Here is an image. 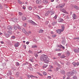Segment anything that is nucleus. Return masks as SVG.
Instances as JSON below:
<instances>
[{
  "mask_svg": "<svg viewBox=\"0 0 79 79\" xmlns=\"http://www.w3.org/2000/svg\"><path fill=\"white\" fill-rule=\"evenodd\" d=\"M40 60L41 61H44L46 63H48L49 62V59L48 58V56L45 54H43L40 57Z\"/></svg>",
  "mask_w": 79,
  "mask_h": 79,
  "instance_id": "obj_1",
  "label": "nucleus"
},
{
  "mask_svg": "<svg viewBox=\"0 0 79 79\" xmlns=\"http://www.w3.org/2000/svg\"><path fill=\"white\" fill-rule=\"evenodd\" d=\"M77 71L76 70H73L72 72H69L67 73V74L69 76H72L73 74H76Z\"/></svg>",
  "mask_w": 79,
  "mask_h": 79,
  "instance_id": "obj_2",
  "label": "nucleus"
},
{
  "mask_svg": "<svg viewBox=\"0 0 79 79\" xmlns=\"http://www.w3.org/2000/svg\"><path fill=\"white\" fill-rule=\"evenodd\" d=\"M64 5H65V4L64 3H62V4H59L58 5L56 6V8H63L64 6Z\"/></svg>",
  "mask_w": 79,
  "mask_h": 79,
  "instance_id": "obj_3",
  "label": "nucleus"
},
{
  "mask_svg": "<svg viewBox=\"0 0 79 79\" xmlns=\"http://www.w3.org/2000/svg\"><path fill=\"white\" fill-rule=\"evenodd\" d=\"M61 32H63L64 31V29L65 28V27H64V25H61Z\"/></svg>",
  "mask_w": 79,
  "mask_h": 79,
  "instance_id": "obj_4",
  "label": "nucleus"
},
{
  "mask_svg": "<svg viewBox=\"0 0 79 79\" xmlns=\"http://www.w3.org/2000/svg\"><path fill=\"white\" fill-rule=\"evenodd\" d=\"M36 3L37 4H39L40 5L42 3V1L40 0H37L36 1Z\"/></svg>",
  "mask_w": 79,
  "mask_h": 79,
  "instance_id": "obj_5",
  "label": "nucleus"
},
{
  "mask_svg": "<svg viewBox=\"0 0 79 79\" xmlns=\"http://www.w3.org/2000/svg\"><path fill=\"white\" fill-rule=\"evenodd\" d=\"M56 32L57 33H58L59 34H61V32H63L61 31V29H59L56 30Z\"/></svg>",
  "mask_w": 79,
  "mask_h": 79,
  "instance_id": "obj_6",
  "label": "nucleus"
},
{
  "mask_svg": "<svg viewBox=\"0 0 79 79\" xmlns=\"http://www.w3.org/2000/svg\"><path fill=\"white\" fill-rule=\"evenodd\" d=\"M73 18V19H76L77 18V16L76 15V14H74L72 15Z\"/></svg>",
  "mask_w": 79,
  "mask_h": 79,
  "instance_id": "obj_7",
  "label": "nucleus"
},
{
  "mask_svg": "<svg viewBox=\"0 0 79 79\" xmlns=\"http://www.w3.org/2000/svg\"><path fill=\"white\" fill-rule=\"evenodd\" d=\"M58 22H59V23H61L62 22H63V19L61 18H59L58 20Z\"/></svg>",
  "mask_w": 79,
  "mask_h": 79,
  "instance_id": "obj_8",
  "label": "nucleus"
},
{
  "mask_svg": "<svg viewBox=\"0 0 79 79\" xmlns=\"http://www.w3.org/2000/svg\"><path fill=\"white\" fill-rule=\"evenodd\" d=\"M55 12L53 11H49V14H50L51 15H54Z\"/></svg>",
  "mask_w": 79,
  "mask_h": 79,
  "instance_id": "obj_9",
  "label": "nucleus"
},
{
  "mask_svg": "<svg viewBox=\"0 0 79 79\" xmlns=\"http://www.w3.org/2000/svg\"><path fill=\"white\" fill-rule=\"evenodd\" d=\"M73 50L76 53H78L79 52V50L77 48H74Z\"/></svg>",
  "mask_w": 79,
  "mask_h": 79,
  "instance_id": "obj_10",
  "label": "nucleus"
},
{
  "mask_svg": "<svg viewBox=\"0 0 79 79\" xmlns=\"http://www.w3.org/2000/svg\"><path fill=\"white\" fill-rule=\"evenodd\" d=\"M8 29L9 30H10V31H11V30H12V29H13V28L11 26H9L8 27Z\"/></svg>",
  "mask_w": 79,
  "mask_h": 79,
  "instance_id": "obj_11",
  "label": "nucleus"
},
{
  "mask_svg": "<svg viewBox=\"0 0 79 79\" xmlns=\"http://www.w3.org/2000/svg\"><path fill=\"white\" fill-rule=\"evenodd\" d=\"M30 23H31V24L33 25H36V24H37L36 23H35V22H33L32 20H31L30 21Z\"/></svg>",
  "mask_w": 79,
  "mask_h": 79,
  "instance_id": "obj_12",
  "label": "nucleus"
},
{
  "mask_svg": "<svg viewBox=\"0 0 79 79\" xmlns=\"http://www.w3.org/2000/svg\"><path fill=\"white\" fill-rule=\"evenodd\" d=\"M19 46V43H15V47H17Z\"/></svg>",
  "mask_w": 79,
  "mask_h": 79,
  "instance_id": "obj_13",
  "label": "nucleus"
},
{
  "mask_svg": "<svg viewBox=\"0 0 79 79\" xmlns=\"http://www.w3.org/2000/svg\"><path fill=\"white\" fill-rule=\"evenodd\" d=\"M31 48H37V46L36 45H32Z\"/></svg>",
  "mask_w": 79,
  "mask_h": 79,
  "instance_id": "obj_14",
  "label": "nucleus"
},
{
  "mask_svg": "<svg viewBox=\"0 0 79 79\" xmlns=\"http://www.w3.org/2000/svg\"><path fill=\"white\" fill-rule=\"evenodd\" d=\"M48 66V64H44V65L43 66V68L44 69L46 68H47Z\"/></svg>",
  "mask_w": 79,
  "mask_h": 79,
  "instance_id": "obj_15",
  "label": "nucleus"
},
{
  "mask_svg": "<svg viewBox=\"0 0 79 79\" xmlns=\"http://www.w3.org/2000/svg\"><path fill=\"white\" fill-rule=\"evenodd\" d=\"M62 12H63V13H65L66 14L67 13V12L66 11V10H65V9H63V10H62Z\"/></svg>",
  "mask_w": 79,
  "mask_h": 79,
  "instance_id": "obj_16",
  "label": "nucleus"
},
{
  "mask_svg": "<svg viewBox=\"0 0 79 79\" xmlns=\"http://www.w3.org/2000/svg\"><path fill=\"white\" fill-rule=\"evenodd\" d=\"M43 2L44 3H48V1L46 0H44Z\"/></svg>",
  "mask_w": 79,
  "mask_h": 79,
  "instance_id": "obj_17",
  "label": "nucleus"
},
{
  "mask_svg": "<svg viewBox=\"0 0 79 79\" xmlns=\"http://www.w3.org/2000/svg\"><path fill=\"white\" fill-rule=\"evenodd\" d=\"M74 8L76 9V10H79V7L76 6H74Z\"/></svg>",
  "mask_w": 79,
  "mask_h": 79,
  "instance_id": "obj_18",
  "label": "nucleus"
},
{
  "mask_svg": "<svg viewBox=\"0 0 79 79\" xmlns=\"http://www.w3.org/2000/svg\"><path fill=\"white\" fill-rule=\"evenodd\" d=\"M49 14V11H48V12H47L45 14V15L46 16H47Z\"/></svg>",
  "mask_w": 79,
  "mask_h": 79,
  "instance_id": "obj_19",
  "label": "nucleus"
},
{
  "mask_svg": "<svg viewBox=\"0 0 79 79\" xmlns=\"http://www.w3.org/2000/svg\"><path fill=\"white\" fill-rule=\"evenodd\" d=\"M28 10H32V7L29 6L28 7Z\"/></svg>",
  "mask_w": 79,
  "mask_h": 79,
  "instance_id": "obj_20",
  "label": "nucleus"
},
{
  "mask_svg": "<svg viewBox=\"0 0 79 79\" xmlns=\"http://www.w3.org/2000/svg\"><path fill=\"white\" fill-rule=\"evenodd\" d=\"M22 19L23 21H25L26 19V18L24 16L22 17Z\"/></svg>",
  "mask_w": 79,
  "mask_h": 79,
  "instance_id": "obj_21",
  "label": "nucleus"
},
{
  "mask_svg": "<svg viewBox=\"0 0 79 79\" xmlns=\"http://www.w3.org/2000/svg\"><path fill=\"white\" fill-rule=\"evenodd\" d=\"M44 31V30L42 29H40L39 30V33H42Z\"/></svg>",
  "mask_w": 79,
  "mask_h": 79,
  "instance_id": "obj_22",
  "label": "nucleus"
},
{
  "mask_svg": "<svg viewBox=\"0 0 79 79\" xmlns=\"http://www.w3.org/2000/svg\"><path fill=\"white\" fill-rule=\"evenodd\" d=\"M55 50L57 52H60V51H61V49H55Z\"/></svg>",
  "mask_w": 79,
  "mask_h": 79,
  "instance_id": "obj_23",
  "label": "nucleus"
},
{
  "mask_svg": "<svg viewBox=\"0 0 79 79\" xmlns=\"http://www.w3.org/2000/svg\"><path fill=\"white\" fill-rule=\"evenodd\" d=\"M73 79H77V76H74L73 77Z\"/></svg>",
  "mask_w": 79,
  "mask_h": 79,
  "instance_id": "obj_24",
  "label": "nucleus"
},
{
  "mask_svg": "<svg viewBox=\"0 0 79 79\" xmlns=\"http://www.w3.org/2000/svg\"><path fill=\"white\" fill-rule=\"evenodd\" d=\"M18 19H14L13 20V21L15 22V23H16V22H17V20H18Z\"/></svg>",
  "mask_w": 79,
  "mask_h": 79,
  "instance_id": "obj_25",
  "label": "nucleus"
},
{
  "mask_svg": "<svg viewBox=\"0 0 79 79\" xmlns=\"http://www.w3.org/2000/svg\"><path fill=\"white\" fill-rule=\"evenodd\" d=\"M18 2L20 4L22 5V4H23V2H21V1H18Z\"/></svg>",
  "mask_w": 79,
  "mask_h": 79,
  "instance_id": "obj_26",
  "label": "nucleus"
},
{
  "mask_svg": "<svg viewBox=\"0 0 79 79\" xmlns=\"http://www.w3.org/2000/svg\"><path fill=\"white\" fill-rule=\"evenodd\" d=\"M43 74L44 75V76H46V75H47V73H46V72H44Z\"/></svg>",
  "mask_w": 79,
  "mask_h": 79,
  "instance_id": "obj_27",
  "label": "nucleus"
},
{
  "mask_svg": "<svg viewBox=\"0 0 79 79\" xmlns=\"http://www.w3.org/2000/svg\"><path fill=\"white\" fill-rule=\"evenodd\" d=\"M56 24V22H53L52 23V25L53 26H55Z\"/></svg>",
  "mask_w": 79,
  "mask_h": 79,
  "instance_id": "obj_28",
  "label": "nucleus"
},
{
  "mask_svg": "<svg viewBox=\"0 0 79 79\" xmlns=\"http://www.w3.org/2000/svg\"><path fill=\"white\" fill-rule=\"evenodd\" d=\"M37 74H38L39 75V76H42V77L43 76V75L40 74V73H39V72L37 73Z\"/></svg>",
  "mask_w": 79,
  "mask_h": 79,
  "instance_id": "obj_29",
  "label": "nucleus"
},
{
  "mask_svg": "<svg viewBox=\"0 0 79 79\" xmlns=\"http://www.w3.org/2000/svg\"><path fill=\"white\" fill-rule=\"evenodd\" d=\"M5 35L7 38H8V37H9V34H5Z\"/></svg>",
  "mask_w": 79,
  "mask_h": 79,
  "instance_id": "obj_30",
  "label": "nucleus"
},
{
  "mask_svg": "<svg viewBox=\"0 0 79 79\" xmlns=\"http://www.w3.org/2000/svg\"><path fill=\"white\" fill-rule=\"evenodd\" d=\"M19 73L17 72L16 73V77H19Z\"/></svg>",
  "mask_w": 79,
  "mask_h": 79,
  "instance_id": "obj_31",
  "label": "nucleus"
},
{
  "mask_svg": "<svg viewBox=\"0 0 79 79\" xmlns=\"http://www.w3.org/2000/svg\"><path fill=\"white\" fill-rule=\"evenodd\" d=\"M19 15H20V16H22V15H23V13L21 12H19Z\"/></svg>",
  "mask_w": 79,
  "mask_h": 79,
  "instance_id": "obj_32",
  "label": "nucleus"
},
{
  "mask_svg": "<svg viewBox=\"0 0 79 79\" xmlns=\"http://www.w3.org/2000/svg\"><path fill=\"white\" fill-rule=\"evenodd\" d=\"M65 43H66V41H62V44H63V45H64V44H65Z\"/></svg>",
  "mask_w": 79,
  "mask_h": 79,
  "instance_id": "obj_33",
  "label": "nucleus"
},
{
  "mask_svg": "<svg viewBox=\"0 0 79 79\" xmlns=\"http://www.w3.org/2000/svg\"><path fill=\"white\" fill-rule=\"evenodd\" d=\"M22 31L23 32H24V33H25V32H26V30H25V29H24L23 28L22 29Z\"/></svg>",
  "mask_w": 79,
  "mask_h": 79,
  "instance_id": "obj_34",
  "label": "nucleus"
},
{
  "mask_svg": "<svg viewBox=\"0 0 79 79\" xmlns=\"http://www.w3.org/2000/svg\"><path fill=\"white\" fill-rule=\"evenodd\" d=\"M35 68H37L39 67V65H38L37 64H36L35 65Z\"/></svg>",
  "mask_w": 79,
  "mask_h": 79,
  "instance_id": "obj_35",
  "label": "nucleus"
},
{
  "mask_svg": "<svg viewBox=\"0 0 79 79\" xmlns=\"http://www.w3.org/2000/svg\"><path fill=\"white\" fill-rule=\"evenodd\" d=\"M24 33L26 35H29V33L27 32L26 31Z\"/></svg>",
  "mask_w": 79,
  "mask_h": 79,
  "instance_id": "obj_36",
  "label": "nucleus"
},
{
  "mask_svg": "<svg viewBox=\"0 0 79 79\" xmlns=\"http://www.w3.org/2000/svg\"><path fill=\"white\" fill-rule=\"evenodd\" d=\"M61 73L62 74H65V72L63 70L62 72H61Z\"/></svg>",
  "mask_w": 79,
  "mask_h": 79,
  "instance_id": "obj_37",
  "label": "nucleus"
},
{
  "mask_svg": "<svg viewBox=\"0 0 79 79\" xmlns=\"http://www.w3.org/2000/svg\"><path fill=\"white\" fill-rule=\"evenodd\" d=\"M30 61H31V62H34V60H33V59H30Z\"/></svg>",
  "mask_w": 79,
  "mask_h": 79,
  "instance_id": "obj_38",
  "label": "nucleus"
},
{
  "mask_svg": "<svg viewBox=\"0 0 79 79\" xmlns=\"http://www.w3.org/2000/svg\"><path fill=\"white\" fill-rule=\"evenodd\" d=\"M16 64L17 66H19V63L18 62H17L16 63Z\"/></svg>",
  "mask_w": 79,
  "mask_h": 79,
  "instance_id": "obj_39",
  "label": "nucleus"
},
{
  "mask_svg": "<svg viewBox=\"0 0 79 79\" xmlns=\"http://www.w3.org/2000/svg\"><path fill=\"white\" fill-rule=\"evenodd\" d=\"M47 78L48 79H51L52 78V77L50 76H48L47 77Z\"/></svg>",
  "mask_w": 79,
  "mask_h": 79,
  "instance_id": "obj_40",
  "label": "nucleus"
},
{
  "mask_svg": "<svg viewBox=\"0 0 79 79\" xmlns=\"http://www.w3.org/2000/svg\"><path fill=\"white\" fill-rule=\"evenodd\" d=\"M56 36V35H52V37H55Z\"/></svg>",
  "mask_w": 79,
  "mask_h": 79,
  "instance_id": "obj_41",
  "label": "nucleus"
},
{
  "mask_svg": "<svg viewBox=\"0 0 79 79\" xmlns=\"http://www.w3.org/2000/svg\"><path fill=\"white\" fill-rule=\"evenodd\" d=\"M78 65H79V63L78 62H77V63H76L75 66H78Z\"/></svg>",
  "mask_w": 79,
  "mask_h": 79,
  "instance_id": "obj_42",
  "label": "nucleus"
},
{
  "mask_svg": "<svg viewBox=\"0 0 79 79\" xmlns=\"http://www.w3.org/2000/svg\"><path fill=\"white\" fill-rule=\"evenodd\" d=\"M30 71H33V69L32 67L30 68Z\"/></svg>",
  "mask_w": 79,
  "mask_h": 79,
  "instance_id": "obj_43",
  "label": "nucleus"
},
{
  "mask_svg": "<svg viewBox=\"0 0 79 79\" xmlns=\"http://www.w3.org/2000/svg\"><path fill=\"white\" fill-rule=\"evenodd\" d=\"M14 30H16L17 29V28H16V27L14 26Z\"/></svg>",
  "mask_w": 79,
  "mask_h": 79,
  "instance_id": "obj_44",
  "label": "nucleus"
},
{
  "mask_svg": "<svg viewBox=\"0 0 79 79\" xmlns=\"http://www.w3.org/2000/svg\"><path fill=\"white\" fill-rule=\"evenodd\" d=\"M38 7L39 8H41L42 7V6H38Z\"/></svg>",
  "mask_w": 79,
  "mask_h": 79,
  "instance_id": "obj_45",
  "label": "nucleus"
},
{
  "mask_svg": "<svg viewBox=\"0 0 79 79\" xmlns=\"http://www.w3.org/2000/svg\"><path fill=\"white\" fill-rule=\"evenodd\" d=\"M65 57V56L64 55H62L61 56V58H64Z\"/></svg>",
  "mask_w": 79,
  "mask_h": 79,
  "instance_id": "obj_46",
  "label": "nucleus"
},
{
  "mask_svg": "<svg viewBox=\"0 0 79 79\" xmlns=\"http://www.w3.org/2000/svg\"><path fill=\"white\" fill-rule=\"evenodd\" d=\"M73 65H74V66H75L76 64V62H73Z\"/></svg>",
  "mask_w": 79,
  "mask_h": 79,
  "instance_id": "obj_47",
  "label": "nucleus"
},
{
  "mask_svg": "<svg viewBox=\"0 0 79 79\" xmlns=\"http://www.w3.org/2000/svg\"><path fill=\"white\" fill-rule=\"evenodd\" d=\"M11 37L13 39H15V36H12Z\"/></svg>",
  "mask_w": 79,
  "mask_h": 79,
  "instance_id": "obj_48",
  "label": "nucleus"
},
{
  "mask_svg": "<svg viewBox=\"0 0 79 79\" xmlns=\"http://www.w3.org/2000/svg\"><path fill=\"white\" fill-rule=\"evenodd\" d=\"M30 77H34L35 76H33L32 75H31L30 76Z\"/></svg>",
  "mask_w": 79,
  "mask_h": 79,
  "instance_id": "obj_49",
  "label": "nucleus"
},
{
  "mask_svg": "<svg viewBox=\"0 0 79 79\" xmlns=\"http://www.w3.org/2000/svg\"><path fill=\"white\" fill-rule=\"evenodd\" d=\"M49 68H50L52 69L53 68V66L52 65H49Z\"/></svg>",
  "mask_w": 79,
  "mask_h": 79,
  "instance_id": "obj_50",
  "label": "nucleus"
},
{
  "mask_svg": "<svg viewBox=\"0 0 79 79\" xmlns=\"http://www.w3.org/2000/svg\"><path fill=\"white\" fill-rule=\"evenodd\" d=\"M23 25L24 27H26V23H24Z\"/></svg>",
  "mask_w": 79,
  "mask_h": 79,
  "instance_id": "obj_51",
  "label": "nucleus"
},
{
  "mask_svg": "<svg viewBox=\"0 0 79 79\" xmlns=\"http://www.w3.org/2000/svg\"><path fill=\"white\" fill-rule=\"evenodd\" d=\"M61 53H58V56H61Z\"/></svg>",
  "mask_w": 79,
  "mask_h": 79,
  "instance_id": "obj_52",
  "label": "nucleus"
},
{
  "mask_svg": "<svg viewBox=\"0 0 79 79\" xmlns=\"http://www.w3.org/2000/svg\"><path fill=\"white\" fill-rule=\"evenodd\" d=\"M57 18V16L56 15H55L54 17V18H55V19H56Z\"/></svg>",
  "mask_w": 79,
  "mask_h": 79,
  "instance_id": "obj_53",
  "label": "nucleus"
},
{
  "mask_svg": "<svg viewBox=\"0 0 79 79\" xmlns=\"http://www.w3.org/2000/svg\"><path fill=\"white\" fill-rule=\"evenodd\" d=\"M26 44L27 45H28V44H29V42H27L26 43Z\"/></svg>",
  "mask_w": 79,
  "mask_h": 79,
  "instance_id": "obj_54",
  "label": "nucleus"
},
{
  "mask_svg": "<svg viewBox=\"0 0 79 79\" xmlns=\"http://www.w3.org/2000/svg\"><path fill=\"white\" fill-rule=\"evenodd\" d=\"M60 69V68H56V70L58 71V69Z\"/></svg>",
  "mask_w": 79,
  "mask_h": 79,
  "instance_id": "obj_55",
  "label": "nucleus"
},
{
  "mask_svg": "<svg viewBox=\"0 0 79 79\" xmlns=\"http://www.w3.org/2000/svg\"><path fill=\"white\" fill-rule=\"evenodd\" d=\"M23 47H25V48H26V45H23Z\"/></svg>",
  "mask_w": 79,
  "mask_h": 79,
  "instance_id": "obj_56",
  "label": "nucleus"
},
{
  "mask_svg": "<svg viewBox=\"0 0 79 79\" xmlns=\"http://www.w3.org/2000/svg\"><path fill=\"white\" fill-rule=\"evenodd\" d=\"M10 79H14V78L12 77H10Z\"/></svg>",
  "mask_w": 79,
  "mask_h": 79,
  "instance_id": "obj_57",
  "label": "nucleus"
},
{
  "mask_svg": "<svg viewBox=\"0 0 79 79\" xmlns=\"http://www.w3.org/2000/svg\"><path fill=\"white\" fill-rule=\"evenodd\" d=\"M18 29H19L20 30L21 29V27H18Z\"/></svg>",
  "mask_w": 79,
  "mask_h": 79,
  "instance_id": "obj_58",
  "label": "nucleus"
},
{
  "mask_svg": "<svg viewBox=\"0 0 79 79\" xmlns=\"http://www.w3.org/2000/svg\"><path fill=\"white\" fill-rule=\"evenodd\" d=\"M61 45V47H63V49H64V47H63V46H62V45Z\"/></svg>",
  "mask_w": 79,
  "mask_h": 79,
  "instance_id": "obj_59",
  "label": "nucleus"
},
{
  "mask_svg": "<svg viewBox=\"0 0 79 79\" xmlns=\"http://www.w3.org/2000/svg\"><path fill=\"white\" fill-rule=\"evenodd\" d=\"M23 9H24H24H26V7H25L24 6H23Z\"/></svg>",
  "mask_w": 79,
  "mask_h": 79,
  "instance_id": "obj_60",
  "label": "nucleus"
},
{
  "mask_svg": "<svg viewBox=\"0 0 79 79\" xmlns=\"http://www.w3.org/2000/svg\"><path fill=\"white\" fill-rule=\"evenodd\" d=\"M28 33H29V34H31V31H28Z\"/></svg>",
  "mask_w": 79,
  "mask_h": 79,
  "instance_id": "obj_61",
  "label": "nucleus"
},
{
  "mask_svg": "<svg viewBox=\"0 0 79 79\" xmlns=\"http://www.w3.org/2000/svg\"><path fill=\"white\" fill-rule=\"evenodd\" d=\"M61 64H62V65H63V64H64V62H61Z\"/></svg>",
  "mask_w": 79,
  "mask_h": 79,
  "instance_id": "obj_62",
  "label": "nucleus"
},
{
  "mask_svg": "<svg viewBox=\"0 0 79 79\" xmlns=\"http://www.w3.org/2000/svg\"><path fill=\"white\" fill-rule=\"evenodd\" d=\"M28 52H29V53H31V52H32V51L31 50L29 51Z\"/></svg>",
  "mask_w": 79,
  "mask_h": 79,
  "instance_id": "obj_63",
  "label": "nucleus"
},
{
  "mask_svg": "<svg viewBox=\"0 0 79 79\" xmlns=\"http://www.w3.org/2000/svg\"><path fill=\"white\" fill-rule=\"evenodd\" d=\"M51 34H54L53 32V31H51Z\"/></svg>",
  "mask_w": 79,
  "mask_h": 79,
  "instance_id": "obj_64",
  "label": "nucleus"
}]
</instances>
